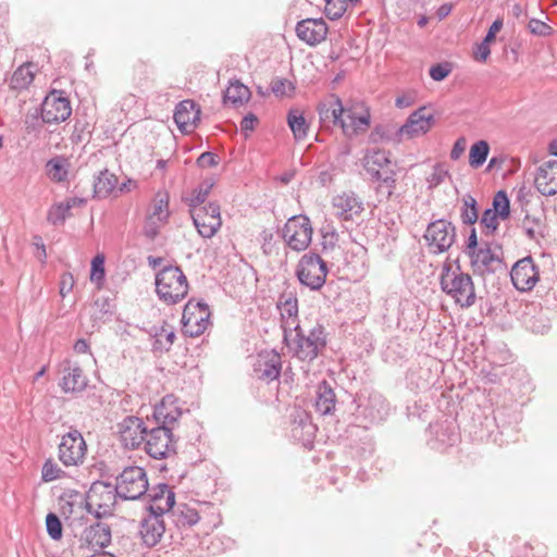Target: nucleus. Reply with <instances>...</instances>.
Wrapping results in <instances>:
<instances>
[{
    "label": "nucleus",
    "instance_id": "47",
    "mask_svg": "<svg viewBox=\"0 0 557 557\" xmlns=\"http://www.w3.org/2000/svg\"><path fill=\"white\" fill-rule=\"evenodd\" d=\"M65 162L63 157H55L47 162V172L52 181L61 183L67 180L69 171L65 168Z\"/></svg>",
    "mask_w": 557,
    "mask_h": 557
},
{
    "label": "nucleus",
    "instance_id": "43",
    "mask_svg": "<svg viewBox=\"0 0 557 557\" xmlns=\"http://www.w3.org/2000/svg\"><path fill=\"white\" fill-rule=\"evenodd\" d=\"M96 311L92 314L95 322L106 323L111 321L114 314V304L110 297H99L95 300Z\"/></svg>",
    "mask_w": 557,
    "mask_h": 557
},
{
    "label": "nucleus",
    "instance_id": "31",
    "mask_svg": "<svg viewBox=\"0 0 557 557\" xmlns=\"http://www.w3.org/2000/svg\"><path fill=\"white\" fill-rule=\"evenodd\" d=\"M347 438L350 440V447L356 449L361 458L370 457L374 451V443L368 432V426L349 424L346 430Z\"/></svg>",
    "mask_w": 557,
    "mask_h": 557
},
{
    "label": "nucleus",
    "instance_id": "55",
    "mask_svg": "<svg viewBox=\"0 0 557 557\" xmlns=\"http://www.w3.org/2000/svg\"><path fill=\"white\" fill-rule=\"evenodd\" d=\"M165 223H168V221H159L154 216L147 215L143 228V234L149 240H154L160 233L161 226Z\"/></svg>",
    "mask_w": 557,
    "mask_h": 557
},
{
    "label": "nucleus",
    "instance_id": "13",
    "mask_svg": "<svg viewBox=\"0 0 557 557\" xmlns=\"http://www.w3.org/2000/svg\"><path fill=\"white\" fill-rule=\"evenodd\" d=\"M72 114L70 100L63 90H51L41 103V120L46 124L64 122Z\"/></svg>",
    "mask_w": 557,
    "mask_h": 557
},
{
    "label": "nucleus",
    "instance_id": "21",
    "mask_svg": "<svg viewBox=\"0 0 557 557\" xmlns=\"http://www.w3.org/2000/svg\"><path fill=\"white\" fill-rule=\"evenodd\" d=\"M295 30L299 40L314 47L325 40L329 26L322 17L305 18L296 24Z\"/></svg>",
    "mask_w": 557,
    "mask_h": 557
},
{
    "label": "nucleus",
    "instance_id": "53",
    "mask_svg": "<svg viewBox=\"0 0 557 557\" xmlns=\"http://www.w3.org/2000/svg\"><path fill=\"white\" fill-rule=\"evenodd\" d=\"M324 13L331 21L341 18L347 10L346 0H324Z\"/></svg>",
    "mask_w": 557,
    "mask_h": 557
},
{
    "label": "nucleus",
    "instance_id": "4",
    "mask_svg": "<svg viewBox=\"0 0 557 557\" xmlns=\"http://www.w3.org/2000/svg\"><path fill=\"white\" fill-rule=\"evenodd\" d=\"M391 152L384 149H368L363 158V168L372 182H377V193L386 189L389 198L396 188V171L391 169Z\"/></svg>",
    "mask_w": 557,
    "mask_h": 557
},
{
    "label": "nucleus",
    "instance_id": "48",
    "mask_svg": "<svg viewBox=\"0 0 557 557\" xmlns=\"http://www.w3.org/2000/svg\"><path fill=\"white\" fill-rule=\"evenodd\" d=\"M488 209L500 215V220H507L510 216V200L507 193L498 190L493 197L492 208Z\"/></svg>",
    "mask_w": 557,
    "mask_h": 557
},
{
    "label": "nucleus",
    "instance_id": "38",
    "mask_svg": "<svg viewBox=\"0 0 557 557\" xmlns=\"http://www.w3.org/2000/svg\"><path fill=\"white\" fill-rule=\"evenodd\" d=\"M286 120L295 140L300 141L308 136L309 124L299 109H290Z\"/></svg>",
    "mask_w": 557,
    "mask_h": 557
},
{
    "label": "nucleus",
    "instance_id": "51",
    "mask_svg": "<svg viewBox=\"0 0 557 557\" xmlns=\"http://www.w3.org/2000/svg\"><path fill=\"white\" fill-rule=\"evenodd\" d=\"M104 262H106V258H104V255H102V253H98L91 260L90 281L95 282L97 284L98 288H101L103 281H104V276H106Z\"/></svg>",
    "mask_w": 557,
    "mask_h": 557
},
{
    "label": "nucleus",
    "instance_id": "1",
    "mask_svg": "<svg viewBox=\"0 0 557 557\" xmlns=\"http://www.w3.org/2000/svg\"><path fill=\"white\" fill-rule=\"evenodd\" d=\"M283 332V342L289 352L301 361H313L326 346L325 329L320 323L305 334L299 324L292 327L288 322H284Z\"/></svg>",
    "mask_w": 557,
    "mask_h": 557
},
{
    "label": "nucleus",
    "instance_id": "61",
    "mask_svg": "<svg viewBox=\"0 0 557 557\" xmlns=\"http://www.w3.org/2000/svg\"><path fill=\"white\" fill-rule=\"evenodd\" d=\"M541 226L540 218H530L529 214L525 215L522 221V228L529 239H536V234L539 233L536 227Z\"/></svg>",
    "mask_w": 557,
    "mask_h": 557
},
{
    "label": "nucleus",
    "instance_id": "41",
    "mask_svg": "<svg viewBox=\"0 0 557 557\" xmlns=\"http://www.w3.org/2000/svg\"><path fill=\"white\" fill-rule=\"evenodd\" d=\"M277 308L281 310V317L296 320L298 318V299L294 292H284L277 300Z\"/></svg>",
    "mask_w": 557,
    "mask_h": 557
},
{
    "label": "nucleus",
    "instance_id": "44",
    "mask_svg": "<svg viewBox=\"0 0 557 557\" xmlns=\"http://www.w3.org/2000/svg\"><path fill=\"white\" fill-rule=\"evenodd\" d=\"M490 153V145L486 140H478L471 147L469 151V164L473 169L482 166Z\"/></svg>",
    "mask_w": 557,
    "mask_h": 557
},
{
    "label": "nucleus",
    "instance_id": "33",
    "mask_svg": "<svg viewBox=\"0 0 557 557\" xmlns=\"http://www.w3.org/2000/svg\"><path fill=\"white\" fill-rule=\"evenodd\" d=\"M333 206L337 215L344 220H351L363 211V203L354 191L343 193L333 198Z\"/></svg>",
    "mask_w": 557,
    "mask_h": 557
},
{
    "label": "nucleus",
    "instance_id": "60",
    "mask_svg": "<svg viewBox=\"0 0 557 557\" xmlns=\"http://www.w3.org/2000/svg\"><path fill=\"white\" fill-rule=\"evenodd\" d=\"M286 87H288L290 91L295 89V86L286 78L275 77L270 84L271 91L277 97L287 95Z\"/></svg>",
    "mask_w": 557,
    "mask_h": 557
},
{
    "label": "nucleus",
    "instance_id": "17",
    "mask_svg": "<svg viewBox=\"0 0 557 557\" xmlns=\"http://www.w3.org/2000/svg\"><path fill=\"white\" fill-rule=\"evenodd\" d=\"M148 421L135 416L125 417L119 424L120 438L127 449H136L144 442L147 433Z\"/></svg>",
    "mask_w": 557,
    "mask_h": 557
},
{
    "label": "nucleus",
    "instance_id": "58",
    "mask_svg": "<svg viewBox=\"0 0 557 557\" xmlns=\"http://www.w3.org/2000/svg\"><path fill=\"white\" fill-rule=\"evenodd\" d=\"M82 497L77 491H71L69 494H64L60 497L61 505V513L69 519V517L74 511V505L76 500L74 498Z\"/></svg>",
    "mask_w": 557,
    "mask_h": 557
},
{
    "label": "nucleus",
    "instance_id": "34",
    "mask_svg": "<svg viewBox=\"0 0 557 557\" xmlns=\"http://www.w3.org/2000/svg\"><path fill=\"white\" fill-rule=\"evenodd\" d=\"M327 273L329 269L326 263H322L321 268L318 269H296V276L300 284L314 292L323 287Z\"/></svg>",
    "mask_w": 557,
    "mask_h": 557
},
{
    "label": "nucleus",
    "instance_id": "18",
    "mask_svg": "<svg viewBox=\"0 0 557 557\" xmlns=\"http://www.w3.org/2000/svg\"><path fill=\"white\" fill-rule=\"evenodd\" d=\"M182 414L183 410L177 405V398L174 395H165L153 407L152 414L147 417V421L149 424L164 425L173 430Z\"/></svg>",
    "mask_w": 557,
    "mask_h": 557
},
{
    "label": "nucleus",
    "instance_id": "8",
    "mask_svg": "<svg viewBox=\"0 0 557 557\" xmlns=\"http://www.w3.org/2000/svg\"><path fill=\"white\" fill-rule=\"evenodd\" d=\"M423 237L430 251L440 255L448 251L455 244L457 230L450 221L437 219L428 224Z\"/></svg>",
    "mask_w": 557,
    "mask_h": 557
},
{
    "label": "nucleus",
    "instance_id": "39",
    "mask_svg": "<svg viewBox=\"0 0 557 557\" xmlns=\"http://www.w3.org/2000/svg\"><path fill=\"white\" fill-rule=\"evenodd\" d=\"M459 212L463 225H474L479 220V203L476 199L470 194L463 195Z\"/></svg>",
    "mask_w": 557,
    "mask_h": 557
},
{
    "label": "nucleus",
    "instance_id": "32",
    "mask_svg": "<svg viewBox=\"0 0 557 557\" xmlns=\"http://www.w3.org/2000/svg\"><path fill=\"white\" fill-rule=\"evenodd\" d=\"M361 109L360 113L352 111L350 108L345 109L346 119L344 120L342 132L348 138L357 136L370 126V109L363 106H361Z\"/></svg>",
    "mask_w": 557,
    "mask_h": 557
},
{
    "label": "nucleus",
    "instance_id": "23",
    "mask_svg": "<svg viewBox=\"0 0 557 557\" xmlns=\"http://www.w3.org/2000/svg\"><path fill=\"white\" fill-rule=\"evenodd\" d=\"M435 123L434 115L429 113L425 107L413 111L406 123L397 128V136L407 135L412 138L420 134L428 133Z\"/></svg>",
    "mask_w": 557,
    "mask_h": 557
},
{
    "label": "nucleus",
    "instance_id": "2",
    "mask_svg": "<svg viewBox=\"0 0 557 557\" xmlns=\"http://www.w3.org/2000/svg\"><path fill=\"white\" fill-rule=\"evenodd\" d=\"M456 268L445 262L440 275V285L443 293L454 299L461 308H469L474 305L476 295L474 284L470 274L462 272L459 260H455Z\"/></svg>",
    "mask_w": 557,
    "mask_h": 557
},
{
    "label": "nucleus",
    "instance_id": "30",
    "mask_svg": "<svg viewBox=\"0 0 557 557\" xmlns=\"http://www.w3.org/2000/svg\"><path fill=\"white\" fill-rule=\"evenodd\" d=\"M111 539L112 534L110 525L104 522L97 521L84 529L79 541L87 546L103 549L110 545Z\"/></svg>",
    "mask_w": 557,
    "mask_h": 557
},
{
    "label": "nucleus",
    "instance_id": "45",
    "mask_svg": "<svg viewBox=\"0 0 557 557\" xmlns=\"http://www.w3.org/2000/svg\"><path fill=\"white\" fill-rule=\"evenodd\" d=\"M213 186V181L206 180L194 188L190 197L183 198V201L188 206V208L197 207V205H203Z\"/></svg>",
    "mask_w": 557,
    "mask_h": 557
},
{
    "label": "nucleus",
    "instance_id": "42",
    "mask_svg": "<svg viewBox=\"0 0 557 557\" xmlns=\"http://www.w3.org/2000/svg\"><path fill=\"white\" fill-rule=\"evenodd\" d=\"M169 193L166 190H158L152 200V211L148 215L154 216L159 221H169Z\"/></svg>",
    "mask_w": 557,
    "mask_h": 557
},
{
    "label": "nucleus",
    "instance_id": "54",
    "mask_svg": "<svg viewBox=\"0 0 557 557\" xmlns=\"http://www.w3.org/2000/svg\"><path fill=\"white\" fill-rule=\"evenodd\" d=\"M64 475V471L52 460L47 459L41 469V479L45 482L55 481Z\"/></svg>",
    "mask_w": 557,
    "mask_h": 557
},
{
    "label": "nucleus",
    "instance_id": "9",
    "mask_svg": "<svg viewBox=\"0 0 557 557\" xmlns=\"http://www.w3.org/2000/svg\"><path fill=\"white\" fill-rule=\"evenodd\" d=\"M312 234L311 221L305 214L289 218L282 230V237L287 246L297 252L304 251L309 247Z\"/></svg>",
    "mask_w": 557,
    "mask_h": 557
},
{
    "label": "nucleus",
    "instance_id": "62",
    "mask_svg": "<svg viewBox=\"0 0 557 557\" xmlns=\"http://www.w3.org/2000/svg\"><path fill=\"white\" fill-rule=\"evenodd\" d=\"M219 162V156L215 152L211 151L202 152L196 160L197 166L201 169L216 166Z\"/></svg>",
    "mask_w": 557,
    "mask_h": 557
},
{
    "label": "nucleus",
    "instance_id": "16",
    "mask_svg": "<svg viewBox=\"0 0 557 557\" xmlns=\"http://www.w3.org/2000/svg\"><path fill=\"white\" fill-rule=\"evenodd\" d=\"M513 286L520 292L531 290L540 280V271L531 256L518 260L510 271Z\"/></svg>",
    "mask_w": 557,
    "mask_h": 557
},
{
    "label": "nucleus",
    "instance_id": "12",
    "mask_svg": "<svg viewBox=\"0 0 557 557\" xmlns=\"http://www.w3.org/2000/svg\"><path fill=\"white\" fill-rule=\"evenodd\" d=\"M87 444L77 429H71L59 444V460L65 467L78 466L84 462Z\"/></svg>",
    "mask_w": 557,
    "mask_h": 557
},
{
    "label": "nucleus",
    "instance_id": "22",
    "mask_svg": "<svg viewBox=\"0 0 557 557\" xmlns=\"http://www.w3.org/2000/svg\"><path fill=\"white\" fill-rule=\"evenodd\" d=\"M282 371V358L276 350L261 351L253 363V372L259 380L272 382Z\"/></svg>",
    "mask_w": 557,
    "mask_h": 557
},
{
    "label": "nucleus",
    "instance_id": "63",
    "mask_svg": "<svg viewBox=\"0 0 557 557\" xmlns=\"http://www.w3.org/2000/svg\"><path fill=\"white\" fill-rule=\"evenodd\" d=\"M447 175L448 171L442 168L440 164H436L432 174L428 178L430 187H436L442 184Z\"/></svg>",
    "mask_w": 557,
    "mask_h": 557
},
{
    "label": "nucleus",
    "instance_id": "37",
    "mask_svg": "<svg viewBox=\"0 0 557 557\" xmlns=\"http://www.w3.org/2000/svg\"><path fill=\"white\" fill-rule=\"evenodd\" d=\"M117 177L104 169L94 181V197L107 198L116 187Z\"/></svg>",
    "mask_w": 557,
    "mask_h": 557
},
{
    "label": "nucleus",
    "instance_id": "29",
    "mask_svg": "<svg viewBox=\"0 0 557 557\" xmlns=\"http://www.w3.org/2000/svg\"><path fill=\"white\" fill-rule=\"evenodd\" d=\"M61 387L65 393H78L85 391L88 380L84 375L82 368L77 363L65 360L62 364Z\"/></svg>",
    "mask_w": 557,
    "mask_h": 557
},
{
    "label": "nucleus",
    "instance_id": "15",
    "mask_svg": "<svg viewBox=\"0 0 557 557\" xmlns=\"http://www.w3.org/2000/svg\"><path fill=\"white\" fill-rule=\"evenodd\" d=\"M149 515L140 522V536L147 547L156 546L165 532L164 521L162 519L163 510L160 505H149L147 507Z\"/></svg>",
    "mask_w": 557,
    "mask_h": 557
},
{
    "label": "nucleus",
    "instance_id": "27",
    "mask_svg": "<svg viewBox=\"0 0 557 557\" xmlns=\"http://www.w3.org/2000/svg\"><path fill=\"white\" fill-rule=\"evenodd\" d=\"M534 184L544 196L557 194V160L546 161L537 169Z\"/></svg>",
    "mask_w": 557,
    "mask_h": 557
},
{
    "label": "nucleus",
    "instance_id": "7",
    "mask_svg": "<svg viewBox=\"0 0 557 557\" xmlns=\"http://www.w3.org/2000/svg\"><path fill=\"white\" fill-rule=\"evenodd\" d=\"M115 485L120 493V498L124 500L140 498L149 487L147 473L144 468L138 466L124 468L116 476Z\"/></svg>",
    "mask_w": 557,
    "mask_h": 557
},
{
    "label": "nucleus",
    "instance_id": "57",
    "mask_svg": "<svg viewBox=\"0 0 557 557\" xmlns=\"http://www.w3.org/2000/svg\"><path fill=\"white\" fill-rule=\"evenodd\" d=\"M322 263L326 262L320 257V255L309 251L300 258L296 269H318L321 268Z\"/></svg>",
    "mask_w": 557,
    "mask_h": 557
},
{
    "label": "nucleus",
    "instance_id": "3",
    "mask_svg": "<svg viewBox=\"0 0 557 557\" xmlns=\"http://www.w3.org/2000/svg\"><path fill=\"white\" fill-rule=\"evenodd\" d=\"M349 398H351L347 404V420L351 418L349 424L368 426V424L384 421L389 413V405L381 394L374 393L368 397L357 398L349 395Z\"/></svg>",
    "mask_w": 557,
    "mask_h": 557
},
{
    "label": "nucleus",
    "instance_id": "25",
    "mask_svg": "<svg viewBox=\"0 0 557 557\" xmlns=\"http://www.w3.org/2000/svg\"><path fill=\"white\" fill-rule=\"evenodd\" d=\"M200 107L194 100L185 99L176 104L173 119L178 129L187 133L190 128L196 127L197 122L200 121Z\"/></svg>",
    "mask_w": 557,
    "mask_h": 557
},
{
    "label": "nucleus",
    "instance_id": "6",
    "mask_svg": "<svg viewBox=\"0 0 557 557\" xmlns=\"http://www.w3.org/2000/svg\"><path fill=\"white\" fill-rule=\"evenodd\" d=\"M145 450L153 459H165L176 454V438L173 430L157 424H149L145 437Z\"/></svg>",
    "mask_w": 557,
    "mask_h": 557
},
{
    "label": "nucleus",
    "instance_id": "49",
    "mask_svg": "<svg viewBox=\"0 0 557 557\" xmlns=\"http://www.w3.org/2000/svg\"><path fill=\"white\" fill-rule=\"evenodd\" d=\"M499 220L500 215L490 210L488 208L485 209L481 218L478 220L480 222V225L482 226V234H484L485 236L494 235L498 230Z\"/></svg>",
    "mask_w": 557,
    "mask_h": 557
},
{
    "label": "nucleus",
    "instance_id": "26",
    "mask_svg": "<svg viewBox=\"0 0 557 557\" xmlns=\"http://www.w3.org/2000/svg\"><path fill=\"white\" fill-rule=\"evenodd\" d=\"M317 425L312 422L310 414L305 410H297L292 422V437L304 446L312 444Z\"/></svg>",
    "mask_w": 557,
    "mask_h": 557
},
{
    "label": "nucleus",
    "instance_id": "20",
    "mask_svg": "<svg viewBox=\"0 0 557 557\" xmlns=\"http://www.w3.org/2000/svg\"><path fill=\"white\" fill-rule=\"evenodd\" d=\"M317 111L322 128L331 129L334 126L343 128L345 108L338 96L330 95L325 101L318 104Z\"/></svg>",
    "mask_w": 557,
    "mask_h": 557
},
{
    "label": "nucleus",
    "instance_id": "59",
    "mask_svg": "<svg viewBox=\"0 0 557 557\" xmlns=\"http://www.w3.org/2000/svg\"><path fill=\"white\" fill-rule=\"evenodd\" d=\"M528 29L531 34L541 37H547L553 33V28L548 24L537 18H531L529 21Z\"/></svg>",
    "mask_w": 557,
    "mask_h": 557
},
{
    "label": "nucleus",
    "instance_id": "14",
    "mask_svg": "<svg viewBox=\"0 0 557 557\" xmlns=\"http://www.w3.org/2000/svg\"><path fill=\"white\" fill-rule=\"evenodd\" d=\"M428 444L432 449L445 450L459 442L458 426L453 420H443L430 423Z\"/></svg>",
    "mask_w": 557,
    "mask_h": 557
},
{
    "label": "nucleus",
    "instance_id": "5",
    "mask_svg": "<svg viewBox=\"0 0 557 557\" xmlns=\"http://www.w3.org/2000/svg\"><path fill=\"white\" fill-rule=\"evenodd\" d=\"M154 284L159 299L166 305H175L184 299L189 287L184 272L177 265L161 269L156 274Z\"/></svg>",
    "mask_w": 557,
    "mask_h": 557
},
{
    "label": "nucleus",
    "instance_id": "64",
    "mask_svg": "<svg viewBox=\"0 0 557 557\" xmlns=\"http://www.w3.org/2000/svg\"><path fill=\"white\" fill-rule=\"evenodd\" d=\"M490 44L483 39L480 44L476 45V48L473 52V58L478 62H485L491 54Z\"/></svg>",
    "mask_w": 557,
    "mask_h": 557
},
{
    "label": "nucleus",
    "instance_id": "46",
    "mask_svg": "<svg viewBox=\"0 0 557 557\" xmlns=\"http://www.w3.org/2000/svg\"><path fill=\"white\" fill-rule=\"evenodd\" d=\"M403 136H397V129L393 131L387 125L377 124L369 135V141L379 144L382 141L400 143Z\"/></svg>",
    "mask_w": 557,
    "mask_h": 557
},
{
    "label": "nucleus",
    "instance_id": "52",
    "mask_svg": "<svg viewBox=\"0 0 557 557\" xmlns=\"http://www.w3.org/2000/svg\"><path fill=\"white\" fill-rule=\"evenodd\" d=\"M46 530L48 535L54 540L59 541L63 536V524L61 522L60 517L54 512H49L46 516Z\"/></svg>",
    "mask_w": 557,
    "mask_h": 557
},
{
    "label": "nucleus",
    "instance_id": "10",
    "mask_svg": "<svg viewBox=\"0 0 557 557\" xmlns=\"http://www.w3.org/2000/svg\"><path fill=\"white\" fill-rule=\"evenodd\" d=\"M87 498L96 503L95 518L101 520L106 517L113 516L120 493L116 485L97 480L91 483L87 491Z\"/></svg>",
    "mask_w": 557,
    "mask_h": 557
},
{
    "label": "nucleus",
    "instance_id": "36",
    "mask_svg": "<svg viewBox=\"0 0 557 557\" xmlns=\"http://www.w3.org/2000/svg\"><path fill=\"white\" fill-rule=\"evenodd\" d=\"M170 519L177 528H190L199 521L200 517L196 509L186 504H180L175 510L170 511Z\"/></svg>",
    "mask_w": 557,
    "mask_h": 557
},
{
    "label": "nucleus",
    "instance_id": "24",
    "mask_svg": "<svg viewBox=\"0 0 557 557\" xmlns=\"http://www.w3.org/2000/svg\"><path fill=\"white\" fill-rule=\"evenodd\" d=\"M337 398L336 395L331 387L330 383L325 380L322 381L318 385L317 389V397H315V410L321 416H327L335 411L342 412V419L347 420L346 414L348 413L347 405L344 404V401H341L338 404V407L336 406Z\"/></svg>",
    "mask_w": 557,
    "mask_h": 557
},
{
    "label": "nucleus",
    "instance_id": "56",
    "mask_svg": "<svg viewBox=\"0 0 557 557\" xmlns=\"http://www.w3.org/2000/svg\"><path fill=\"white\" fill-rule=\"evenodd\" d=\"M453 71V64L444 61L433 64L429 70L430 77L435 82L444 81Z\"/></svg>",
    "mask_w": 557,
    "mask_h": 557
},
{
    "label": "nucleus",
    "instance_id": "35",
    "mask_svg": "<svg viewBox=\"0 0 557 557\" xmlns=\"http://www.w3.org/2000/svg\"><path fill=\"white\" fill-rule=\"evenodd\" d=\"M251 97L249 88L240 83L238 79H231L227 88L223 94V102L232 103L234 107H239Z\"/></svg>",
    "mask_w": 557,
    "mask_h": 557
},
{
    "label": "nucleus",
    "instance_id": "28",
    "mask_svg": "<svg viewBox=\"0 0 557 557\" xmlns=\"http://www.w3.org/2000/svg\"><path fill=\"white\" fill-rule=\"evenodd\" d=\"M210 313L199 315L193 304H186L182 314V331L189 337H197L205 333L209 323Z\"/></svg>",
    "mask_w": 557,
    "mask_h": 557
},
{
    "label": "nucleus",
    "instance_id": "19",
    "mask_svg": "<svg viewBox=\"0 0 557 557\" xmlns=\"http://www.w3.org/2000/svg\"><path fill=\"white\" fill-rule=\"evenodd\" d=\"M470 259V265L475 275L495 273L502 265V259L492 251L491 244L485 242L473 252L467 253Z\"/></svg>",
    "mask_w": 557,
    "mask_h": 557
},
{
    "label": "nucleus",
    "instance_id": "11",
    "mask_svg": "<svg viewBox=\"0 0 557 557\" xmlns=\"http://www.w3.org/2000/svg\"><path fill=\"white\" fill-rule=\"evenodd\" d=\"M189 213L195 227L203 238L213 237L222 225L221 208L216 201L189 208Z\"/></svg>",
    "mask_w": 557,
    "mask_h": 557
},
{
    "label": "nucleus",
    "instance_id": "50",
    "mask_svg": "<svg viewBox=\"0 0 557 557\" xmlns=\"http://www.w3.org/2000/svg\"><path fill=\"white\" fill-rule=\"evenodd\" d=\"M72 209V205H66L65 202H59L52 206L47 214V221L52 225L63 224L66 218L70 215V210Z\"/></svg>",
    "mask_w": 557,
    "mask_h": 557
},
{
    "label": "nucleus",
    "instance_id": "40",
    "mask_svg": "<svg viewBox=\"0 0 557 557\" xmlns=\"http://www.w3.org/2000/svg\"><path fill=\"white\" fill-rule=\"evenodd\" d=\"M32 63H25L18 66L12 74L9 87L13 90H24L34 81V73L30 71Z\"/></svg>",
    "mask_w": 557,
    "mask_h": 557
}]
</instances>
